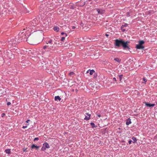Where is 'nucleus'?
<instances>
[{"mask_svg":"<svg viewBox=\"0 0 157 157\" xmlns=\"http://www.w3.org/2000/svg\"><path fill=\"white\" fill-rule=\"evenodd\" d=\"M130 42L128 41H125L122 39H116L115 40L114 46L116 48L122 46L123 49H130L129 44Z\"/></svg>","mask_w":157,"mask_h":157,"instance_id":"1","label":"nucleus"},{"mask_svg":"<svg viewBox=\"0 0 157 157\" xmlns=\"http://www.w3.org/2000/svg\"><path fill=\"white\" fill-rule=\"evenodd\" d=\"M20 42L18 39L16 40L15 38L13 39L10 40L6 41L5 42L6 44L8 45L9 47H15L16 45L18 43Z\"/></svg>","mask_w":157,"mask_h":157,"instance_id":"2","label":"nucleus"},{"mask_svg":"<svg viewBox=\"0 0 157 157\" xmlns=\"http://www.w3.org/2000/svg\"><path fill=\"white\" fill-rule=\"evenodd\" d=\"M19 35L20 36L18 37L19 38L18 40L19 41H20V42L21 40H22L23 41L26 40V41H28V42L29 44H32L31 43V42L30 41L31 39V36H29L28 37H27V36H26V35L25 34V33H24L22 36H21V34H19Z\"/></svg>","mask_w":157,"mask_h":157,"instance_id":"3","label":"nucleus"},{"mask_svg":"<svg viewBox=\"0 0 157 157\" xmlns=\"http://www.w3.org/2000/svg\"><path fill=\"white\" fill-rule=\"evenodd\" d=\"M6 55L10 59H13L14 57V54L12 53V52L10 51L7 52Z\"/></svg>","mask_w":157,"mask_h":157,"instance_id":"4","label":"nucleus"},{"mask_svg":"<svg viewBox=\"0 0 157 157\" xmlns=\"http://www.w3.org/2000/svg\"><path fill=\"white\" fill-rule=\"evenodd\" d=\"M144 103L147 106L149 107H153V106H154L155 105V104H151L147 102H145Z\"/></svg>","mask_w":157,"mask_h":157,"instance_id":"5","label":"nucleus"},{"mask_svg":"<svg viewBox=\"0 0 157 157\" xmlns=\"http://www.w3.org/2000/svg\"><path fill=\"white\" fill-rule=\"evenodd\" d=\"M136 48L137 49H140L144 48V47L143 45L138 44L136 45Z\"/></svg>","mask_w":157,"mask_h":157,"instance_id":"6","label":"nucleus"},{"mask_svg":"<svg viewBox=\"0 0 157 157\" xmlns=\"http://www.w3.org/2000/svg\"><path fill=\"white\" fill-rule=\"evenodd\" d=\"M102 117L101 118H100V119L101 120H105L106 118V116L105 115L103 116L102 115H101V114H99V117Z\"/></svg>","mask_w":157,"mask_h":157,"instance_id":"7","label":"nucleus"},{"mask_svg":"<svg viewBox=\"0 0 157 157\" xmlns=\"http://www.w3.org/2000/svg\"><path fill=\"white\" fill-rule=\"evenodd\" d=\"M39 147L40 146H39L36 145L35 144H33L31 146V147L32 149L36 148V149H38L39 148Z\"/></svg>","mask_w":157,"mask_h":157,"instance_id":"8","label":"nucleus"},{"mask_svg":"<svg viewBox=\"0 0 157 157\" xmlns=\"http://www.w3.org/2000/svg\"><path fill=\"white\" fill-rule=\"evenodd\" d=\"M44 146L46 148H49L50 146L49 144L47 142H45L43 144Z\"/></svg>","mask_w":157,"mask_h":157,"instance_id":"9","label":"nucleus"},{"mask_svg":"<svg viewBox=\"0 0 157 157\" xmlns=\"http://www.w3.org/2000/svg\"><path fill=\"white\" fill-rule=\"evenodd\" d=\"M53 29L55 31H56L57 32L59 31V28L57 26H55L53 28Z\"/></svg>","mask_w":157,"mask_h":157,"instance_id":"10","label":"nucleus"},{"mask_svg":"<svg viewBox=\"0 0 157 157\" xmlns=\"http://www.w3.org/2000/svg\"><path fill=\"white\" fill-rule=\"evenodd\" d=\"M131 119L130 118H128L126 122V124L127 125H128L129 124L131 123Z\"/></svg>","mask_w":157,"mask_h":157,"instance_id":"11","label":"nucleus"},{"mask_svg":"<svg viewBox=\"0 0 157 157\" xmlns=\"http://www.w3.org/2000/svg\"><path fill=\"white\" fill-rule=\"evenodd\" d=\"M61 100V98L59 96H56L55 97V100L56 101H57L58 100H59V101H60Z\"/></svg>","mask_w":157,"mask_h":157,"instance_id":"12","label":"nucleus"},{"mask_svg":"<svg viewBox=\"0 0 157 157\" xmlns=\"http://www.w3.org/2000/svg\"><path fill=\"white\" fill-rule=\"evenodd\" d=\"M105 12V10H104L99 9V14H103Z\"/></svg>","mask_w":157,"mask_h":157,"instance_id":"13","label":"nucleus"},{"mask_svg":"<svg viewBox=\"0 0 157 157\" xmlns=\"http://www.w3.org/2000/svg\"><path fill=\"white\" fill-rule=\"evenodd\" d=\"M5 152H6L7 154H10L11 153V151L10 149H6L5 150Z\"/></svg>","mask_w":157,"mask_h":157,"instance_id":"14","label":"nucleus"},{"mask_svg":"<svg viewBox=\"0 0 157 157\" xmlns=\"http://www.w3.org/2000/svg\"><path fill=\"white\" fill-rule=\"evenodd\" d=\"M92 126V128H94L95 127H96L98 126L97 125H95L94 124L93 122H91L90 124Z\"/></svg>","mask_w":157,"mask_h":157,"instance_id":"15","label":"nucleus"},{"mask_svg":"<svg viewBox=\"0 0 157 157\" xmlns=\"http://www.w3.org/2000/svg\"><path fill=\"white\" fill-rule=\"evenodd\" d=\"M85 2H82L80 3V4H79L78 5L79 6L82 7L84 6L85 5Z\"/></svg>","mask_w":157,"mask_h":157,"instance_id":"16","label":"nucleus"},{"mask_svg":"<svg viewBox=\"0 0 157 157\" xmlns=\"http://www.w3.org/2000/svg\"><path fill=\"white\" fill-rule=\"evenodd\" d=\"M114 60L118 63H120L121 61V59L118 58H114Z\"/></svg>","mask_w":157,"mask_h":157,"instance_id":"17","label":"nucleus"},{"mask_svg":"<svg viewBox=\"0 0 157 157\" xmlns=\"http://www.w3.org/2000/svg\"><path fill=\"white\" fill-rule=\"evenodd\" d=\"M139 44L142 45L145 43V42L143 40H141L139 41Z\"/></svg>","mask_w":157,"mask_h":157,"instance_id":"18","label":"nucleus"},{"mask_svg":"<svg viewBox=\"0 0 157 157\" xmlns=\"http://www.w3.org/2000/svg\"><path fill=\"white\" fill-rule=\"evenodd\" d=\"M15 47V48H12V50L13 51H16V52H18V50L17 49V48L15 46L14 47Z\"/></svg>","mask_w":157,"mask_h":157,"instance_id":"19","label":"nucleus"},{"mask_svg":"<svg viewBox=\"0 0 157 157\" xmlns=\"http://www.w3.org/2000/svg\"><path fill=\"white\" fill-rule=\"evenodd\" d=\"M132 140H133V143H135L137 141V139L136 137H132Z\"/></svg>","mask_w":157,"mask_h":157,"instance_id":"20","label":"nucleus"},{"mask_svg":"<svg viewBox=\"0 0 157 157\" xmlns=\"http://www.w3.org/2000/svg\"><path fill=\"white\" fill-rule=\"evenodd\" d=\"M48 47L47 48H48V50H47V51L49 50H52L53 49V47L52 46H49L48 45Z\"/></svg>","mask_w":157,"mask_h":157,"instance_id":"21","label":"nucleus"},{"mask_svg":"<svg viewBox=\"0 0 157 157\" xmlns=\"http://www.w3.org/2000/svg\"><path fill=\"white\" fill-rule=\"evenodd\" d=\"M123 75H119L120 81L121 82H122L123 80Z\"/></svg>","mask_w":157,"mask_h":157,"instance_id":"22","label":"nucleus"},{"mask_svg":"<svg viewBox=\"0 0 157 157\" xmlns=\"http://www.w3.org/2000/svg\"><path fill=\"white\" fill-rule=\"evenodd\" d=\"M90 119V115H89V117H87V116H85V117L84 118V119L87 121L89 120Z\"/></svg>","mask_w":157,"mask_h":157,"instance_id":"23","label":"nucleus"},{"mask_svg":"<svg viewBox=\"0 0 157 157\" xmlns=\"http://www.w3.org/2000/svg\"><path fill=\"white\" fill-rule=\"evenodd\" d=\"M90 70V75H92L93 74V73L94 72H95L94 71V70Z\"/></svg>","mask_w":157,"mask_h":157,"instance_id":"24","label":"nucleus"},{"mask_svg":"<svg viewBox=\"0 0 157 157\" xmlns=\"http://www.w3.org/2000/svg\"><path fill=\"white\" fill-rule=\"evenodd\" d=\"M121 29L122 31L123 32H124L126 30L124 28V27L122 25L121 26Z\"/></svg>","mask_w":157,"mask_h":157,"instance_id":"25","label":"nucleus"},{"mask_svg":"<svg viewBox=\"0 0 157 157\" xmlns=\"http://www.w3.org/2000/svg\"><path fill=\"white\" fill-rule=\"evenodd\" d=\"M69 8L71 9H74V7L73 5H69Z\"/></svg>","mask_w":157,"mask_h":157,"instance_id":"26","label":"nucleus"},{"mask_svg":"<svg viewBox=\"0 0 157 157\" xmlns=\"http://www.w3.org/2000/svg\"><path fill=\"white\" fill-rule=\"evenodd\" d=\"M46 147H44V146L43 147H42L41 148V150L43 151H44L45 150H46Z\"/></svg>","mask_w":157,"mask_h":157,"instance_id":"27","label":"nucleus"},{"mask_svg":"<svg viewBox=\"0 0 157 157\" xmlns=\"http://www.w3.org/2000/svg\"><path fill=\"white\" fill-rule=\"evenodd\" d=\"M102 82L99 83L100 85H99V88H101L102 87H103V86L102 85Z\"/></svg>","mask_w":157,"mask_h":157,"instance_id":"28","label":"nucleus"},{"mask_svg":"<svg viewBox=\"0 0 157 157\" xmlns=\"http://www.w3.org/2000/svg\"><path fill=\"white\" fill-rule=\"evenodd\" d=\"M35 21L34 20H33V22H31V23H30V24H31V25H32V23H33V24H34V22H35ZM36 25V24H35V25H34V24H33V25H32V26H31V27H32V26H35Z\"/></svg>","mask_w":157,"mask_h":157,"instance_id":"29","label":"nucleus"},{"mask_svg":"<svg viewBox=\"0 0 157 157\" xmlns=\"http://www.w3.org/2000/svg\"><path fill=\"white\" fill-rule=\"evenodd\" d=\"M97 73H95L94 75V78H96L97 79Z\"/></svg>","mask_w":157,"mask_h":157,"instance_id":"30","label":"nucleus"},{"mask_svg":"<svg viewBox=\"0 0 157 157\" xmlns=\"http://www.w3.org/2000/svg\"><path fill=\"white\" fill-rule=\"evenodd\" d=\"M143 80L144 82L145 83H146V82H147V80L145 79V78L144 77L143 78Z\"/></svg>","mask_w":157,"mask_h":157,"instance_id":"31","label":"nucleus"},{"mask_svg":"<svg viewBox=\"0 0 157 157\" xmlns=\"http://www.w3.org/2000/svg\"><path fill=\"white\" fill-rule=\"evenodd\" d=\"M48 47V46L45 45L43 47L44 49H48L47 48Z\"/></svg>","mask_w":157,"mask_h":157,"instance_id":"32","label":"nucleus"},{"mask_svg":"<svg viewBox=\"0 0 157 157\" xmlns=\"http://www.w3.org/2000/svg\"><path fill=\"white\" fill-rule=\"evenodd\" d=\"M52 40H49L48 41V43H47V44H48V43H49V44H51L52 43Z\"/></svg>","mask_w":157,"mask_h":157,"instance_id":"33","label":"nucleus"},{"mask_svg":"<svg viewBox=\"0 0 157 157\" xmlns=\"http://www.w3.org/2000/svg\"><path fill=\"white\" fill-rule=\"evenodd\" d=\"M124 27H127L128 26V24L127 23H125L124 25H122Z\"/></svg>","mask_w":157,"mask_h":157,"instance_id":"34","label":"nucleus"},{"mask_svg":"<svg viewBox=\"0 0 157 157\" xmlns=\"http://www.w3.org/2000/svg\"><path fill=\"white\" fill-rule=\"evenodd\" d=\"M64 34H65V36H67V34L66 33H64V32H62L61 33V35H63Z\"/></svg>","mask_w":157,"mask_h":157,"instance_id":"35","label":"nucleus"},{"mask_svg":"<svg viewBox=\"0 0 157 157\" xmlns=\"http://www.w3.org/2000/svg\"><path fill=\"white\" fill-rule=\"evenodd\" d=\"M65 39V37H62V38L61 39V41H63Z\"/></svg>","mask_w":157,"mask_h":157,"instance_id":"36","label":"nucleus"},{"mask_svg":"<svg viewBox=\"0 0 157 157\" xmlns=\"http://www.w3.org/2000/svg\"><path fill=\"white\" fill-rule=\"evenodd\" d=\"M27 148H24L23 149V151H24V152H27Z\"/></svg>","mask_w":157,"mask_h":157,"instance_id":"37","label":"nucleus"},{"mask_svg":"<svg viewBox=\"0 0 157 157\" xmlns=\"http://www.w3.org/2000/svg\"><path fill=\"white\" fill-rule=\"evenodd\" d=\"M39 139V138L38 137H36L34 139V141L38 140Z\"/></svg>","mask_w":157,"mask_h":157,"instance_id":"38","label":"nucleus"},{"mask_svg":"<svg viewBox=\"0 0 157 157\" xmlns=\"http://www.w3.org/2000/svg\"><path fill=\"white\" fill-rule=\"evenodd\" d=\"M85 114L86 115H87L89 117V115H90V117L91 116V114L89 113H85Z\"/></svg>","mask_w":157,"mask_h":157,"instance_id":"39","label":"nucleus"},{"mask_svg":"<svg viewBox=\"0 0 157 157\" xmlns=\"http://www.w3.org/2000/svg\"><path fill=\"white\" fill-rule=\"evenodd\" d=\"M6 115L5 114V113H2V117H3L5 115Z\"/></svg>","mask_w":157,"mask_h":157,"instance_id":"40","label":"nucleus"},{"mask_svg":"<svg viewBox=\"0 0 157 157\" xmlns=\"http://www.w3.org/2000/svg\"><path fill=\"white\" fill-rule=\"evenodd\" d=\"M11 103L10 102H8L7 103V105H8V106H9V105H11Z\"/></svg>","mask_w":157,"mask_h":157,"instance_id":"41","label":"nucleus"},{"mask_svg":"<svg viewBox=\"0 0 157 157\" xmlns=\"http://www.w3.org/2000/svg\"><path fill=\"white\" fill-rule=\"evenodd\" d=\"M132 141L131 140H129V141H128V143L129 144H130L132 143Z\"/></svg>","mask_w":157,"mask_h":157,"instance_id":"42","label":"nucleus"},{"mask_svg":"<svg viewBox=\"0 0 157 157\" xmlns=\"http://www.w3.org/2000/svg\"><path fill=\"white\" fill-rule=\"evenodd\" d=\"M27 127V126H23L22 128H23V129H25V128H26Z\"/></svg>","mask_w":157,"mask_h":157,"instance_id":"43","label":"nucleus"},{"mask_svg":"<svg viewBox=\"0 0 157 157\" xmlns=\"http://www.w3.org/2000/svg\"><path fill=\"white\" fill-rule=\"evenodd\" d=\"M74 74V73L73 72H71L70 73V74L71 75H73Z\"/></svg>","mask_w":157,"mask_h":157,"instance_id":"44","label":"nucleus"},{"mask_svg":"<svg viewBox=\"0 0 157 157\" xmlns=\"http://www.w3.org/2000/svg\"><path fill=\"white\" fill-rule=\"evenodd\" d=\"M113 80H115L116 82L117 81V80L115 78H113Z\"/></svg>","mask_w":157,"mask_h":157,"instance_id":"45","label":"nucleus"},{"mask_svg":"<svg viewBox=\"0 0 157 157\" xmlns=\"http://www.w3.org/2000/svg\"><path fill=\"white\" fill-rule=\"evenodd\" d=\"M30 121V120L29 119H28V120H27L26 121V123H28V122H29V121Z\"/></svg>","mask_w":157,"mask_h":157,"instance_id":"46","label":"nucleus"},{"mask_svg":"<svg viewBox=\"0 0 157 157\" xmlns=\"http://www.w3.org/2000/svg\"><path fill=\"white\" fill-rule=\"evenodd\" d=\"M72 29H74L75 28V26H72Z\"/></svg>","mask_w":157,"mask_h":157,"instance_id":"47","label":"nucleus"},{"mask_svg":"<svg viewBox=\"0 0 157 157\" xmlns=\"http://www.w3.org/2000/svg\"><path fill=\"white\" fill-rule=\"evenodd\" d=\"M101 99H99V102H101V103H102V101H101Z\"/></svg>","mask_w":157,"mask_h":157,"instance_id":"48","label":"nucleus"},{"mask_svg":"<svg viewBox=\"0 0 157 157\" xmlns=\"http://www.w3.org/2000/svg\"><path fill=\"white\" fill-rule=\"evenodd\" d=\"M58 38H54V40H55V41H57V39H58Z\"/></svg>","mask_w":157,"mask_h":157,"instance_id":"49","label":"nucleus"},{"mask_svg":"<svg viewBox=\"0 0 157 157\" xmlns=\"http://www.w3.org/2000/svg\"><path fill=\"white\" fill-rule=\"evenodd\" d=\"M105 36H107H107H109V34H105Z\"/></svg>","mask_w":157,"mask_h":157,"instance_id":"50","label":"nucleus"},{"mask_svg":"<svg viewBox=\"0 0 157 157\" xmlns=\"http://www.w3.org/2000/svg\"><path fill=\"white\" fill-rule=\"evenodd\" d=\"M128 13V15L127 16H130V15L129 14V13Z\"/></svg>","mask_w":157,"mask_h":157,"instance_id":"51","label":"nucleus"},{"mask_svg":"<svg viewBox=\"0 0 157 157\" xmlns=\"http://www.w3.org/2000/svg\"><path fill=\"white\" fill-rule=\"evenodd\" d=\"M99 144H102V143H101V141H100V142H99Z\"/></svg>","mask_w":157,"mask_h":157,"instance_id":"52","label":"nucleus"},{"mask_svg":"<svg viewBox=\"0 0 157 157\" xmlns=\"http://www.w3.org/2000/svg\"><path fill=\"white\" fill-rule=\"evenodd\" d=\"M89 71H90V70H88L87 71H86V73H89Z\"/></svg>","mask_w":157,"mask_h":157,"instance_id":"53","label":"nucleus"},{"mask_svg":"<svg viewBox=\"0 0 157 157\" xmlns=\"http://www.w3.org/2000/svg\"><path fill=\"white\" fill-rule=\"evenodd\" d=\"M96 10H97V11L98 12V9H97Z\"/></svg>","mask_w":157,"mask_h":157,"instance_id":"54","label":"nucleus"},{"mask_svg":"<svg viewBox=\"0 0 157 157\" xmlns=\"http://www.w3.org/2000/svg\"><path fill=\"white\" fill-rule=\"evenodd\" d=\"M96 115H97L98 116V114H97Z\"/></svg>","mask_w":157,"mask_h":157,"instance_id":"55","label":"nucleus"},{"mask_svg":"<svg viewBox=\"0 0 157 157\" xmlns=\"http://www.w3.org/2000/svg\"><path fill=\"white\" fill-rule=\"evenodd\" d=\"M23 33H23H21V34H22Z\"/></svg>","mask_w":157,"mask_h":157,"instance_id":"56","label":"nucleus"},{"mask_svg":"<svg viewBox=\"0 0 157 157\" xmlns=\"http://www.w3.org/2000/svg\"><path fill=\"white\" fill-rule=\"evenodd\" d=\"M74 91V90L73 89V90H72V91Z\"/></svg>","mask_w":157,"mask_h":157,"instance_id":"57","label":"nucleus"},{"mask_svg":"<svg viewBox=\"0 0 157 157\" xmlns=\"http://www.w3.org/2000/svg\"><path fill=\"white\" fill-rule=\"evenodd\" d=\"M156 104H157V102L156 103Z\"/></svg>","mask_w":157,"mask_h":157,"instance_id":"58","label":"nucleus"}]
</instances>
